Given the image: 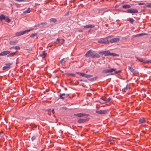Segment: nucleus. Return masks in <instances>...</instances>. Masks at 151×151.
Segmentation results:
<instances>
[{
  "label": "nucleus",
  "mask_w": 151,
  "mask_h": 151,
  "mask_svg": "<svg viewBox=\"0 0 151 151\" xmlns=\"http://www.w3.org/2000/svg\"><path fill=\"white\" fill-rule=\"evenodd\" d=\"M85 56L86 57H91L92 58H98L100 57V55L99 54L95 53V52L91 50L88 51L86 53L85 55Z\"/></svg>",
  "instance_id": "1"
},
{
  "label": "nucleus",
  "mask_w": 151,
  "mask_h": 151,
  "mask_svg": "<svg viewBox=\"0 0 151 151\" xmlns=\"http://www.w3.org/2000/svg\"><path fill=\"white\" fill-rule=\"evenodd\" d=\"M116 68H112L109 69H106L103 70L102 73H112V72H114V73H112L111 74V75H114L115 74H118L121 71V70L116 71Z\"/></svg>",
  "instance_id": "2"
},
{
  "label": "nucleus",
  "mask_w": 151,
  "mask_h": 151,
  "mask_svg": "<svg viewBox=\"0 0 151 151\" xmlns=\"http://www.w3.org/2000/svg\"><path fill=\"white\" fill-rule=\"evenodd\" d=\"M99 54L101 55H104L105 56L109 55H111L113 56H118L117 54L114 53H111L109 51L99 52Z\"/></svg>",
  "instance_id": "3"
},
{
  "label": "nucleus",
  "mask_w": 151,
  "mask_h": 151,
  "mask_svg": "<svg viewBox=\"0 0 151 151\" xmlns=\"http://www.w3.org/2000/svg\"><path fill=\"white\" fill-rule=\"evenodd\" d=\"M112 36H108L106 38L101 39L99 40L98 42L99 43H104V44H109V42L108 40L107 39H109V38H111Z\"/></svg>",
  "instance_id": "4"
},
{
  "label": "nucleus",
  "mask_w": 151,
  "mask_h": 151,
  "mask_svg": "<svg viewBox=\"0 0 151 151\" xmlns=\"http://www.w3.org/2000/svg\"><path fill=\"white\" fill-rule=\"evenodd\" d=\"M76 73L86 78H90L93 76L91 75L87 74L84 73L79 72H76Z\"/></svg>",
  "instance_id": "5"
},
{
  "label": "nucleus",
  "mask_w": 151,
  "mask_h": 151,
  "mask_svg": "<svg viewBox=\"0 0 151 151\" xmlns=\"http://www.w3.org/2000/svg\"><path fill=\"white\" fill-rule=\"evenodd\" d=\"M32 29H28L25 30L24 31H22L19 32H18L15 33V35L17 36H19L22 35L23 34H25L26 33L29 32Z\"/></svg>",
  "instance_id": "6"
},
{
  "label": "nucleus",
  "mask_w": 151,
  "mask_h": 151,
  "mask_svg": "<svg viewBox=\"0 0 151 151\" xmlns=\"http://www.w3.org/2000/svg\"><path fill=\"white\" fill-rule=\"evenodd\" d=\"M127 12L129 13H137L138 11L135 9H130L127 10Z\"/></svg>",
  "instance_id": "7"
},
{
  "label": "nucleus",
  "mask_w": 151,
  "mask_h": 151,
  "mask_svg": "<svg viewBox=\"0 0 151 151\" xmlns=\"http://www.w3.org/2000/svg\"><path fill=\"white\" fill-rule=\"evenodd\" d=\"M119 40L120 38L119 37H116L114 38L111 39L109 41V43L110 42L111 43H113L118 42L119 41Z\"/></svg>",
  "instance_id": "8"
},
{
  "label": "nucleus",
  "mask_w": 151,
  "mask_h": 151,
  "mask_svg": "<svg viewBox=\"0 0 151 151\" xmlns=\"http://www.w3.org/2000/svg\"><path fill=\"white\" fill-rule=\"evenodd\" d=\"M108 112V110H100L96 111V113L99 114H106Z\"/></svg>",
  "instance_id": "9"
},
{
  "label": "nucleus",
  "mask_w": 151,
  "mask_h": 151,
  "mask_svg": "<svg viewBox=\"0 0 151 151\" xmlns=\"http://www.w3.org/2000/svg\"><path fill=\"white\" fill-rule=\"evenodd\" d=\"M12 64V63H8L5 64V66H4L3 68V70H5L10 67V66Z\"/></svg>",
  "instance_id": "10"
},
{
  "label": "nucleus",
  "mask_w": 151,
  "mask_h": 151,
  "mask_svg": "<svg viewBox=\"0 0 151 151\" xmlns=\"http://www.w3.org/2000/svg\"><path fill=\"white\" fill-rule=\"evenodd\" d=\"M74 115L75 116H78V117H82L86 116L87 115V114H85V113H80L75 114H74Z\"/></svg>",
  "instance_id": "11"
},
{
  "label": "nucleus",
  "mask_w": 151,
  "mask_h": 151,
  "mask_svg": "<svg viewBox=\"0 0 151 151\" xmlns=\"http://www.w3.org/2000/svg\"><path fill=\"white\" fill-rule=\"evenodd\" d=\"M105 101V97H102L99 100V102L101 104H104L106 103Z\"/></svg>",
  "instance_id": "12"
},
{
  "label": "nucleus",
  "mask_w": 151,
  "mask_h": 151,
  "mask_svg": "<svg viewBox=\"0 0 151 151\" xmlns=\"http://www.w3.org/2000/svg\"><path fill=\"white\" fill-rule=\"evenodd\" d=\"M95 27V26L94 24H89L86 25L84 26V28L85 29H88L90 28H94Z\"/></svg>",
  "instance_id": "13"
},
{
  "label": "nucleus",
  "mask_w": 151,
  "mask_h": 151,
  "mask_svg": "<svg viewBox=\"0 0 151 151\" xmlns=\"http://www.w3.org/2000/svg\"><path fill=\"white\" fill-rule=\"evenodd\" d=\"M9 53L10 52L8 51H4L0 53V56H2L6 55Z\"/></svg>",
  "instance_id": "14"
},
{
  "label": "nucleus",
  "mask_w": 151,
  "mask_h": 151,
  "mask_svg": "<svg viewBox=\"0 0 151 151\" xmlns=\"http://www.w3.org/2000/svg\"><path fill=\"white\" fill-rule=\"evenodd\" d=\"M128 69L129 70L132 72L133 73H138V72H137V71L135 69L133 68H132L130 66L128 67Z\"/></svg>",
  "instance_id": "15"
},
{
  "label": "nucleus",
  "mask_w": 151,
  "mask_h": 151,
  "mask_svg": "<svg viewBox=\"0 0 151 151\" xmlns=\"http://www.w3.org/2000/svg\"><path fill=\"white\" fill-rule=\"evenodd\" d=\"M46 54V51H44L42 53L40 54V56L44 58L45 57Z\"/></svg>",
  "instance_id": "16"
},
{
  "label": "nucleus",
  "mask_w": 151,
  "mask_h": 151,
  "mask_svg": "<svg viewBox=\"0 0 151 151\" xmlns=\"http://www.w3.org/2000/svg\"><path fill=\"white\" fill-rule=\"evenodd\" d=\"M139 122L141 124H143L145 122V119L144 118H142L139 120Z\"/></svg>",
  "instance_id": "17"
},
{
  "label": "nucleus",
  "mask_w": 151,
  "mask_h": 151,
  "mask_svg": "<svg viewBox=\"0 0 151 151\" xmlns=\"http://www.w3.org/2000/svg\"><path fill=\"white\" fill-rule=\"evenodd\" d=\"M131 6L130 5L128 4L124 5L122 6V8L124 9H129L131 8Z\"/></svg>",
  "instance_id": "18"
},
{
  "label": "nucleus",
  "mask_w": 151,
  "mask_h": 151,
  "mask_svg": "<svg viewBox=\"0 0 151 151\" xmlns=\"http://www.w3.org/2000/svg\"><path fill=\"white\" fill-rule=\"evenodd\" d=\"M106 11H104V9H101L99 11V13L101 15H102Z\"/></svg>",
  "instance_id": "19"
},
{
  "label": "nucleus",
  "mask_w": 151,
  "mask_h": 151,
  "mask_svg": "<svg viewBox=\"0 0 151 151\" xmlns=\"http://www.w3.org/2000/svg\"><path fill=\"white\" fill-rule=\"evenodd\" d=\"M5 17L3 14H1L0 15V20L1 21H2L3 19H5Z\"/></svg>",
  "instance_id": "20"
},
{
  "label": "nucleus",
  "mask_w": 151,
  "mask_h": 151,
  "mask_svg": "<svg viewBox=\"0 0 151 151\" xmlns=\"http://www.w3.org/2000/svg\"><path fill=\"white\" fill-rule=\"evenodd\" d=\"M85 120L83 119H79L78 120V122L79 123H83L85 122Z\"/></svg>",
  "instance_id": "21"
},
{
  "label": "nucleus",
  "mask_w": 151,
  "mask_h": 151,
  "mask_svg": "<svg viewBox=\"0 0 151 151\" xmlns=\"http://www.w3.org/2000/svg\"><path fill=\"white\" fill-rule=\"evenodd\" d=\"M65 96V94L64 93H61L60 95V97L61 99H64L65 98L64 96Z\"/></svg>",
  "instance_id": "22"
},
{
  "label": "nucleus",
  "mask_w": 151,
  "mask_h": 151,
  "mask_svg": "<svg viewBox=\"0 0 151 151\" xmlns=\"http://www.w3.org/2000/svg\"><path fill=\"white\" fill-rule=\"evenodd\" d=\"M16 53V52H14L10 53L7 55L8 57L13 56Z\"/></svg>",
  "instance_id": "23"
},
{
  "label": "nucleus",
  "mask_w": 151,
  "mask_h": 151,
  "mask_svg": "<svg viewBox=\"0 0 151 151\" xmlns=\"http://www.w3.org/2000/svg\"><path fill=\"white\" fill-rule=\"evenodd\" d=\"M129 21L131 23L133 24L134 21V20L132 18H129Z\"/></svg>",
  "instance_id": "24"
},
{
  "label": "nucleus",
  "mask_w": 151,
  "mask_h": 151,
  "mask_svg": "<svg viewBox=\"0 0 151 151\" xmlns=\"http://www.w3.org/2000/svg\"><path fill=\"white\" fill-rule=\"evenodd\" d=\"M50 22H55L57 20L55 18H51L50 19Z\"/></svg>",
  "instance_id": "25"
},
{
  "label": "nucleus",
  "mask_w": 151,
  "mask_h": 151,
  "mask_svg": "<svg viewBox=\"0 0 151 151\" xmlns=\"http://www.w3.org/2000/svg\"><path fill=\"white\" fill-rule=\"evenodd\" d=\"M12 48L16 50H19L20 49V47L18 46H17L15 47H13L10 48V49Z\"/></svg>",
  "instance_id": "26"
},
{
  "label": "nucleus",
  "mask_w": 151,
  "mask_h": 151,
  "mask_svg": "<svg viewBox=\"0 0 151 151\" xmlns=\"http://www.w3.org/2000/svg\"><path fill=\"white\" fill-rule=\"evenodd\" d=\"M146 7L148 8H151V3H147L146 5Z\"/></svg>",
  "instance_id": "27"
},
{
  "label": "nucleus",
  "mask_w": 151,
  "mask_h": 151,
  "mask_svg": "<svg viewBox=\"0 0 151 151\" xmlns=\"http://www.w3.org/2000/svg\"><path fill=\"white\" fill-rule=\"evenodd\" d=\"M17 42V41H12L10 42V44H12V45H14Z\"/></svg>",
  "instance_id": "28"
},
{
  "label": "nucleus",
  "mask_w": 151,
  "mask_h": 151,
  "mask_svg": "<svg viewBox=\"0 0 151 151\" xmlns=\"http://www.w3.org/2000/svg\"><path fill=\"white\" fill-rule=\"evenodd\" d=\"M146 35V34L145 33H141V34H139L137 35H136V36H137H137H143L144 35Z\"/></svg>",
  "instance_id": "29"
},
{
  "label": "nucleus",
  "mask_w": 151,
  "mask_h": 151,
  "mask_svg": "<svg viewBox=\"0 0 151 151\" xmlns=\"http://www.w3.org/2000/svg\"><path fill=\"white\" fill-rule=\"evenodd\" d=\"M144 63H151V60H146L144 62Z\"/></svg>",
  "instance_id": "30"
},
{
  "label": "nucleus",
  "mask_w": 151,
  "mask_h": 151,
  "mask_svg": "<svg viewBox=\"0 0 151 151\" xmlns=\"http://www.w3.org/2000/svg\"><path fill=\"white\" fill-rule=\"evenodd\" d=\"M37 35V33H32L30 36V37H34L35 36Z\"/></svg>",
  "instance_id": "31"
},
{
  "label": "nucleus",
  "mask_w": 151,
  "mask_h": 151,
  "mask_svg": "<svg viewBox=\"0 0 151 151\" xmlns=\"http://www.w3.org/2000/svg\"><path fill=\"white\" fill-rule=\"evenodd\" d=\"M110 100H111V99L110 98H109L108 99H106L105 97V100H106L105 101V102H106V103H107V102H108L109 101H110Z\"/></svg>",
  "instance_id": "32"
},
{
  "label": "nucleus",
  "mask_w": 151,
  "mask_h": 151,
  "mask_svg": "<svg viewBox=\"0 0 151 151\" xmlns=\"http://www.w3.org/2000/svg\"><path fill=\"white\" fill-rule=\"evenodd\" d=\"M30 9L29 8H28L27 10H26L24 12V13H30Z\"/></svg>",
  "instance_id": "33"
},
{
  "label": "nucleus",
  "mask_w": 151,
  "mask_h": 151,
  "mask_svg": "<svg viewBox=\"0 0 151 151\" xmlns=\"http://www.w3.org/2000/svg\"><path fill=\"white\" fill-rule=\"evenodd\" d=\"M5 21L8 23H9L10 21V19L7 17L5 19Z\"/></svg>",
  "instance_id": "34"
},
{
  "label": "nucleus",
  "mask_w": 151,
  "mask_h": 151,
  "mask_svg": "<svg viewBox=\"0 0 151 151\" xmlns=\"http://www.w3.org/2000/svg\"><path fill=\"white\" fill-rule=\"evenodd\" d=\"M36 138V137L35 136H33L31 138V140L32 141H33L35 140Z\"/></svg>",
  "instance_id": "35"
},
{
  "label": "nucleus",
  "mask_w": 151,
  "mask_h": 151,
  "mask_svg": "<svg viewBox=\"0 0 151 151\" xmlns=\"http://www.w3.org/2000/svg\"><path fill=\"white\" fill-rule=\"evenodd\" d=\"M130 88V87L128 85H127L126 87L125 88V89L126 90L129 89Z\"/></svg>",
  "instance_id": "36"
},
{
  "label": "nucleus",
  "mask_w": 151,
  "mask_h": 151,
  "mask_svg": "<svg viewBox=\"0 0 151 151\" xmlns=\"http://www.w3.org/2000/svg\"><path fill=\"white\" fill-rule=\"evenodd\" d=\"M57 41H59L60 40L62 42H64L65 41L63 39H57Z\"/></svg>",
  "instance_id": "37"
},
{
  "label": "nucleus",
  "mask_w": 151,
  "mask_h": 151,
  "mask_svg": "<svg viewBox=\"0 0 151 151\" xmlns=\"http://www.w3.org/2000/svg\"><path fill=\"white\" fill-rule=\"evenodd\" d=\"M40 24V25H46L47 24V23L46 22H44V23H42L40 24Z\"/></svg>",
  "instance_id": "38"
},
{
  "label": "nucleus",
  "mask_w": 151,
  "mask_h": 151,
  "mask_svg": "<svg viewBox=\"0 0 151 151\" xmlns=\"http://www.w3.org/2000/svg\"><path fill=\"white\" fill-rule=\"evenodd\" d=\"M15 0L18 2H22V1H25L26 0Z\"/></svg>",
  "instance_id": "39"
},
{
  "label": "nucleus",
  "mask_w": 151,
  "mask_h": 151,
  "mask_svg": "<svg viewBox=\"0 0 151 151\" xmlns=\"http://www.w3.org/2000/svg\"><path fill=\"white\" fill-rule=\"evenodd\" d=\"M144 61V60L142 58L140 59L139 61L140 62H143Z\"/></svg>",
  "instance_id": "40"
},
{
  "label": "nucleus",
  "mask_w": 151,
  "mask_h": 151,
  "mask_svg": "<svg viewBox=\"0 0 151 151\" xmlns=\"http://www.w3.org/2000/svg\"><path fill=\"white\" fill-rule=\"evenodd\" d=\"M145 4L144 3H138V4L139 5H143Z\"/></svg>",
  "instance_id": "41"
},
{
  "label": "nucleus",
  "mask_w": 151,
  "mask_h": 151,
  "mask_svg": "<svg viewBox=\"0 0 151 151\" xmlns=\"http://www.w3.org/2000/svg\"><path fill=\"white\" fill-rule=\"evenodd\" d=\"M40 25V24H38L37 25H35V27H38V26H39Z\"/></svg>",
  "instance_id": "42"
},
{
  "label": "nucleus",
  "mask_w": 151,
  "mask_h": 151,
  "mask_svg": "<svg viewBox=\"0 0 151 151\" xmlns=\"http://www.w3.org/2000/svg\"><path fill=\"white\" fill-rule=\"evenodd\" d=\"M15 5L17 6V7H18L19 6V4H15Z\"/></svg>",
  "instance_id": "43"
},
{
  "label": "nucleus",
  "mask_w": 151,
  "mask_h": 151,
  "mask_svg": "<svg viewBox=\"0 0 151 151\" xmlns=\"http://www.w3.org/2000/svg\"><path fill=\"white\" fill-rule=\"evenodd\" d=\"M70 75L73 76H75V75L74 74H71Z\"/></svg>",
  "instance_id": "44"
},
{
  "label": "nucleus",
  "mask_w": 151,
  "mask_h": 151,
  "mask_svg": "<svg viewBox=\"0 0 151 151\" xmlns=\"http://www.w3.org/2000/svg\"><path fill=\"white\" fill-rule=\"evenodd\" d=\"M139 59L138 58H137V59L136 60V61H139Z\"/></svg>",
  "instance_id": "45"
},
{
  "label": "nucleus",
  "mask_w": 151,
  "mask_h": 151,
  "mask_svg": "<svg viewBox=\"0 0 151 151\" xmlns=\"http://www.w3.org/2000/svg\"><path fill=\"white\" fill-rule=\"evenodd\" d=\"M69 14V12H67L66 14H65V16L66 15H68Z\"/></svg>",
  "instance_id": "46"
},
{
  "label": "nucleus",
  "mask_w": 151,
  "mask_h": 151,
  "mask_svg": "<svg viewBox=\"0 0 151 151\" xmlns=\"http://www.w3.org/2000/svg\"><path fill=\"white\" fill-rule=\"evenodd\" d=\"M63 59H62V60H61L60 61V62L61 63L63 61Z\"/></svg>",
  "instance_id": "47"
},
{
  "label": "nucleus",
  "mask_w": 151,
  "mask_h": 151,
  "mask_svg": "<svg viewBox=\"0 0 151 151\" xmlns=\"http://www.w3.org/2000/svg\"><path fill=\"white\" fill-rule=\"evenodd\" d=\"M116 7H117L116 6H115V8H116Z\"/></svg>",
  "instance_id": "48"
},
{
  "label": "nucleus",
  "mask_w": 151,
  "mask_h": 151,
  "mask_svg": "<svg viewBox=\"0 0 151 151\" xmlns=\"http://www.w3.org/2000/svg\"><path fill=\"white\" fill-rule=\"evenodd\" d=\"M54 111V110L53 109V110H52V111Z\"/></svg>",
  "instance_id": "49"
},
{
  "label": "nucleus",
  "mask_w": 151,
  "mask_h": 151,
  "mask_svg": "<svg viewBox=\"0 0 151 151\" xmlns=\"http://www.w3.org/2000/svg\"><path fill=\"white\" fill-rule=\"evenodd\" d=\"M150 38L151 39V36L150 37Z\"/></svg>",
  "instance_id": "50"
}]
</instances>
